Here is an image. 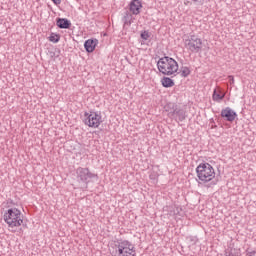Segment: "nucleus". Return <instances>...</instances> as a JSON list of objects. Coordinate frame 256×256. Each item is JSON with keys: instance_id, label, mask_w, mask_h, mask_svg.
<instances>
[{"instance_id": "f257e3e1", "label": "nucleus", "mask_w": 256, "mask_h": 256, "mask_svg": "<svg viewBox=\"0 0 256 256\" xmlns=\"http://www.w3.org/2000/svg\"><path fill=\"white\" fill-rule=\"evenodd\" d=\"M157 69L162 75L170 77L179 71V63L169 56H164L157 61Z\"/></svg>"}, {"instance_id": "f03ea898", "label": "nucleus", "mask_w": 256, "mask_h": 256, "mask_svg": "<svg viewBox=\"0 0 256 256\" xmlns=\"http://www.w3.org/2000/svg\"><path fill=\"white\" fill-rule=\"evenodd\" d=\"M5 223L9 229H15V227H21L23 225V216L21 210L17 208H9L3 215Z\"/></svg>"}, {"instance_id": "7ed1b4c3", "label": "nucleus", "mask_w": 256, "mask_h": 256, "mask_svg": "<svg viewBox=\"0 0 256 256\" xmlns=\"http://www.w3.org/2000/svg\"><path fill=\"white\" fill-rule=\"evenodd\" d=\"M116 250L111 253L112 256H136L135 245L128 240H119L115 244Z\"/></svg>"}, {"instance_id": "20e7f679", "label": "nucleus", "mask_w": 256, "mask_h": 256, "mask_svg": "<svg viewBox=\"0 0 256 256\" xmlns=\"http://www.w3.org/2000/svg\"><path fill=\"white\" fill-rule=\"evenodd\" d=\"M197 177L203 183H209L215 179V169L207 162L200 163L196 168Z\"/></svg>"}, {"instance_id": "39448f33", "label": "nucleus", "mask_w": 256, "mask_h": 256, "mask_svg": "<svg viewBox=\"0 0 256 256\" xmlns=\"http://www.w3.org/2000/svg\"><path fill=\"white\" fill-rule=\"evenodd\" d=\"M84 124L92 129H97L101 123H103V117L101 112L90 111V113H84Z\"/></svg>"}, {"instance_id": "423d86ee", "label": "nucleus", "mask_w": 256, "mask_h": 256, "mask_svg": "<svg viewBox=\"0 0 256 256\" xmlns=\"http://www.w3.org/2000/svg\"><path fill=\"white\" fill-rule=\"evenodd\" d=\"M184 45L191 53H201V49H203V41L194 34H190V36L184 40Z\"/></svg>"}, {"instance_id": "0eeeda50", "label": "nucleus", "mask_w": 256, "mask_h": 256, "mask_svg": "<svg viewBox=\"0 0 256 256\" xmlns=\"http://www.w3.org/2000/svg\"><path fill=\"white\" fill-rule=\"evenodd\" d=\"M96 174H93L89 168L78 167L76 169V179L78 183H83L85 187L89 185V179H95Z\"/></svg>"}, {"instance_id": "6e6552de", "label": "nucleus", "mask_w": 256, "mask_h": 256, "mask_svg": "<svg viewBox=\"0 0 256 256\" xmlns=\"http://www.w3.org/2000/svg\"><path fill=\"white\" fill-rule=\"evenodd\" d=\"M168 117L175 121H185L187 119V112L181 108H177L176 105L172 106V111L168 112Z\"/></svg>"}, {"instance_id": "1a4fd4ad", "label": "nucleus", "mask_w": 256, "mask_h": 256, "mask_svg": "<svg viewBox=\"0 0 256 256\" xmlns=\"http://www.w3.org/2000/svg\"><path fill=\"white\" fill-rule=\"evenodd\" d=\"M221 117L222 119H225V121L233 123V121L237 119V112L233 111L230 107H226L225 109H222Z\"/></svg>"}, {"instance_id": "9d476101", "label": "nucleus", "mask_w": 256, "mask_h": 256, "mask_svg": "<svg viewBox=\"0 0 256 256\" xmlns=\"http://www.w3.org/2000/svg\"><path fill=\"white\" fill-rule=\"evenodd\" d=\"M141 9H143V4L141 0H132L129 4V11L132 15H139L141 13Z\"/></svg>"}, {"instance_id": "9b49d317", "label": "nucleus", "mask_w": 256, "mask_h": 256, "mask_svg": "<svg viewBox=\"0 0 256 256\" xmlns=\"http://www.w3.org/2000/svg\"><path fill=\"white\" fill-rule=\"evenodd\" d=\"M99 44V40L97 39H88L84 43V49L87 53H93L95 51V47Z\"/></svg>"}, {"instance_id": "f8f14e48", "label": "nucleus", "mask_w": 256, "mask_h": 256, "mask_svg": "<svg viewBox=\"0 0 256 256\" xmlns=\"http://www.w3.org/2000/svg\"><path fill=\"white\" fill-rule=\"evenodd\" d=\"M56 26L59 29H71V21L67 18H56Z\"/></svg>"}, {"instance_id": "ddd939ff", "label": "nucleus", "mask_w": 256, "mask_h": 256, "mask_svg": "<svg viewBox=\"0 0 256 256\" xmlns=\"http://www.w3.org/2000/svg\"><path fill=\"white\" fill-rule=\"evenodd\" d=\"M122 21L124 23V27H131L132 23H133V13L126 11L124 13V16L122 18Z\"/></svg>"}, {"instance_id": "4468645a", "label": "nucleus", "mask_w": 256, "mask_h": 256, "mask_svg": "<svg viewBox=\"0 0 256 256\" xmlns=\"http://www.w3.org/2000/svg\"><path fill=\"white\" fill-rule=\"evenodd\" d=\"M225 256H241V250L229 246V247L225 250Z\"/></svg>"}, {"instance_id": "2eb2a0df", "label": "nucleus", "mask_w": 256, "mask_h": 256, "mask_svg": "<svg viewBox=\"0 0 256 256\" xmlns=\"http://www.w3.org/2000/svg\"><path fill=\"white\" fill-rule=\"evenodd\" d=\"M212 99L213 101H216V103H221V101L225 99V94H223L221 91H217V89H214Z\"/></svg>"}, {"instance_id": "dca6fc26", "label": "nucleus", "mask_w": 256, "mask_h": 256, "mask_svg": "<svg viewBox=\"0 0 256 256\" xmlns=\"http://www.w3.org/2000/svg\"><path fill=\"white\" fill-rule=\"evenodd\" d=\"M161 83H162L163 87H166V88L175 86V82L173 81V79H171L169 77H163L161 80Z\"/></svg>"}, {"instance_id": "f3484780", "label": "nucleus", "mask_w": 256, "mask_h": 256, "mask_svg": "<svg viewBox=\"0 0 256 256\" xmlns=\"http://www.w3.org/2000/svg\"><path fill=\"white\" fill-rule=\"evenodd\" d=\"M180 74L181 77H189V75H191V70L187 66L182 67L180 70Z\"/></svg>"}, {"instance_id": "a211bd4d", "label": "nucleus", "mask_w": 256, "mask_h": 256, "mask_svg": "<svg viewBox=\"0 0 256 256\" xmlns=\"http://www.w3.org/2000/svg\"><path fill=\"white\" fill-rule=\"evenodd\" d=\"M60 40L61 36L59 34L52 33L49 37V41H51V43H59Z\"/></svg>"}, {"instance_id": "6ab92c4d", "label": "nucleus", "mask_w": 256, "mask_h": 256, "mask_svg": "<svg viewBox=\"0 0 256 256\" xmlns=\"http://www.w3.org/2000/svg\"><path fill=\"white\" fill-rule=\"evenodd\" d=\"M140 37L144 41H147L149 39V37H151V35L149 34L148 31H143V32H141Z\"/></svg>"}, {"instance_id": "aec40b11", "label": "nucleus", "mask_w": 256, "mask_h": 256, "mask_svg": "<svg viewBox=\"0 0 256 256\" xmlns=\"http://www.w3.org/2000/svg\"><path fill=\"white\" fill-rule=\"evenodd\" d=\"M195 5H203L205 3V0H192Z\"/></svg>"}, {"instance_id": "412c9836", "label": "nucleus", "mask_w": 256, "mask_h": 256, "mask_svg": "<svg viewBox=\"0 0 256 256\" xmlns=\"http://www.w3.org/2000/svg\"><path fill=\"white\" fill-rule=\"evenodd\" d=\"M228 81L230 83V85H233V83H235V78L233 76H228Z\"/></svg>"}, {"instance_id": "4be33fe9", "label": "nucleus", "mask_w": 256, "mask_h": 256, "mask_svg": "<svg viewBox=\"0 0 256 256\" xmlns=\"http://www.w3.org/2000/svg\"><path fill=\"white\" fill-rule=\"evenodd\" d=\"M246 253H247L248 256H255V253H256V252H255V251H249V250H247Z\"/></svg>"}, {"instance_id": "5701e85b", "label": "nucleus", "mask_w": 256, "mask_h": 256, "mask_svg": "<svg viewBox=\"0 0 256 256\" xmlns=\"http://www.w3.org/2000/svg\"><path fill=\"white\" fill-rule=\"evenodd\" d=\"M54 5H61V0H52Z\"/></svg>"}, {"instance_id": "b1692460", "label": "nucleus", "mask_w": 256, "mask_h": 256, "mask_svg": "<svg viewBox=\"0 0 256 256\" xmlns=\"http://www.w3.org/2000/svg\"><path fill=\"white\" fill-rule=\"evenodd\" d=\"M50 54H51V57H53L55 55V52H50Z\"/></svg>"}]
</instances>
